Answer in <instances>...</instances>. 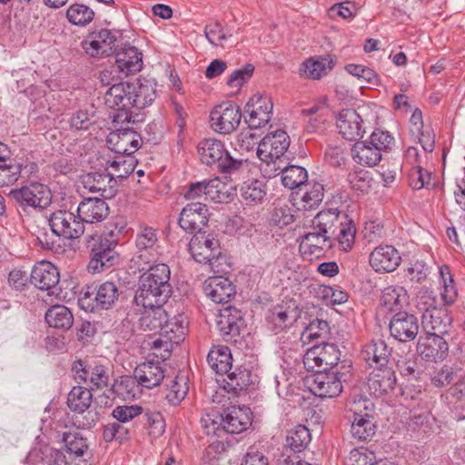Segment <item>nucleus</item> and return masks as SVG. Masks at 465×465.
Wrapping results in <instances>:
<instances>
[{"label":"nucleus","instance_id":"f257e3e1","mask_svg":"<svg viewBox=\"0 0 465 465\" xmlns=\"http://www.w3.org/2000/svg\"><path fill=\"white\" fill-rule=\"evenodd\" d=\"M170 269L165 263L150 266L139 280L134 302L140 307L164 304L172 292Z\"/></svg>","mask_w":465,"mask_h":465},{"label":"nucleus","instance_id":"f03ea898","mask_svg":"<svg viewBox=\"0 0 465 465\" xmlns=\"http://www.w3.org/2000/svg\"><path fill=\"white\" fill-rule=\"evenodd\" d=\"M310 226L316 232L331 236V240H337L344 252L351 251L354 244L356 229L353 221L338 209L321 211L312 220Z\"/></svg>","mask_w":465,"mask_h":465},{"label":"nucleus","instance_id":"7ed1b4c3","mask_svg":"<svg viewBox=\"0 0 465 465\" xmlns=\"http://www.w3.org/2000/svg\"><path fill=\"white\" fill-rule=\"evenodd\" d=\"M290 146V137L283 130H277L266 134L258 143L256 154L262 161L261 172L264 177L272 178L278 175L282 163L287 160L285 152Z\"/></svg>","mask_w":465,"mask_h":465},{"label":"nucleus","instance_id":"20e7f679","mask_svg":"<svg viewBox=\"0 0 465 465\" xmlns=\"http://www.w3.org/2000/svg\"><path fill=\"white\" fill-rule=\"evenodd\" d=\"M351 363L343 361L340 369L320 371L307 378L308 389L319 398H334L342 391V382L351 376Z\"/></svg>","mask_w":465,"mask_h":465},{"label":"nucleus","instance_id":"39448f33","mask_svg":"<svg viewBox=\"0 0 465 465\" xmlns=\"http://www.w3.org/2000/svg\"><path fill=\"white\" fill-rule=\"evenodd\" d=\"M189 251L197 262L209 264L214 272H223L220 265L225 256L222 254L219 240L213 234L197 232L190 241Z\"/></svg>","mask_w":465,"mask_h":465},{"label":"nucleus","instance_id":"423d86ee","mask_svg":"<svg viewBox=\"0 0 465 465\" xmlns=\"http://www.w3.org/2000/svg\"><path fill=\"white\" fill-rule=\"evenodd\" d=\"M88 248L91 249V260L87 269L92 273H100L119 262V254L115 251L117 242L114 239L91 234L86 237Z\"/></svg>","mask_w":465,"mask_h":465},{"label":"nucleus","instance_id":"0eeeda50","mask_svg":"<svg viewBox=\"0 0 465 465\" xmlns=\"http://www.w3.org/2000/svg\"><path fill=\"white\" fill-rule=\"evenodd\" d=\"M197 149L203 163L217 164L219 170L223 173H234L242 165V161L232 157L220 140L204 139L199 143Z\"/></svg>","mask_w":465,"mask_h":465},{"label":"nucleus","instance_id":"6e6552de","mask_svg":"<svg viewBox=\"0 0 465 465\" xmlns=\"http://www.w3.org/2000/svg\"><path fill=\"white\" fill-rule=\"evenodd\" d=\"M341 351L334 343H322L310 348L303 356V364L308 371H327L338 367Z\"/></svg>","mask_w":465,"mask_h":465},{"label":"nucleus","instance_id":"1a4fd4ad","mask_svg":"<svg viewBox=\"0 0 465 465\" xmlns=\"http://www.w3.org/2000/svg\"><path fill=\"white\" fill-rule=\"evenodd\" d=\"M187 320L183 314L168 318L164 321L163 326L161 328L159 338L153 341V348L154 350L163 349L166 355H161L163 359H166L172 349L173 345H178L183 341L187 331Z\"/></svg>","mask_w":465,"mask_h":465},{"label":"nucleus","instance_id":"9d476101","mask_svg":"<svg viewBox=\"0 0 465 465\" xmlns=\"http://www.w3.org/2000/svg\"><path fill=\"white\" fill-rule=\"evenodd\" d=\"M118 296L117 286L114 282H105L94 290L88 287L79 298L78 303L86 312L108 310L115 303Z\"/></svg>","mask_w":465,"mask_h":465},{"label":"nucleus","instance_id":"9b49d317","mask_svg":"<svg viewBox=\"0 0 465 465\" xmlns=\"http://www.w3.org/2000/svg\"><path fill=\"white\" fill-rule=\"evenodd\" d=\"M9 197L23 208L45 209L52 203L50 189L39 183H32L19 189H13Z\"/></svg>","mask_w":465,"mask_h":465},{"label":"nucleus","instance_id":"f8f14e48","mask_svg":"<svg viewBox=\"0 0 465 465\" xmlns=\"http://www.w3.org/2000/svg\"><path fill=\"white\" fill-rule=\"evenodd\" d=\"M53 234L65 239H78L84 232L79 215L66 210L52 213L48 219Z\"/></svg>","mask_w":465,"mask_h":465},{"label":"nucleus","instance_id":"ddd939ff","mask_svg":"<svg viewBox=\"0 0 465 465\" xmlns=\"http://www.w3.org/2000/svg\"><path fill=\"white\" fill-rule=\"evenodd\" d=\"M130 92H134L131 84L120 83L112 85L104 94L107 107L116 109L118 114L114 116V122H130L132 109Z\"/></svg>","mask_w":465,"mask_h":465},{"label":"nucleus","instance_id":"4468645a","mask_svg":"<svg viewBox=\"0 0 465 465\" xmlns=\"http://www.w3.org/2000/svg\"><path fill=\"white\" fill-rule=\"evenodd\" d=\"M242 118L239 107L232 103L215 106L210 114L212 128L220 134H228L236 129Z\"/></svg>","mask_w":465,"mask_h":465},{"label":"nucleus","instance_id":"2eb2a0df","mask_svg":"<svg viewBox=\"0 0 465 465\" xmlns=\"http://www.w3.org/2000/svg\"><path fill=\"white\" fill-rule=\"evenodd\" d=\"M419 329L418 318L404 311L396 312L389 323L391 336L400 342L413 341L419 333Z\"/></svg>","mask_w":465,"mask_h":465},{"label":"nucleus","instance_id":"dca6fc26","mask_svg":"<svg viewBox=\"0 0 465 465\" xmlns=\"http://www.w3.org/2000/svg\"><path fill=\"white\" fill-rule=\"evenodd\" d=\"M272 102L266 94H254L244 107L248 114L246 123L252 129L265 126L271 120L272 114Z\"/></svg>","mask_w":465,"mask_h":465},{"label":"nucleus","instance_id":"f3484780","mask_svg":"<svg viewBox=\"0 0 465 465\" xmlns=\"http://www.w3.org/2000/svg\"><path fill=\"white\" fill-rule=\"evenodd\" d=\"M209 210L206 204L201 202L188 203L180 213L179 225L188 232H202L208 223Z\"/></svg>","mask_w":465,"mask_h":465},{"label":"nucleus","instance_id":"a211bd4d","mask_svg":"<svg viewBox=\"0 0 465 465\" xmlns=\"http://www.w3.org/2000/svg\"><path fill=\"white\" fill-rule=\"evenodd\" d=\"M107 143L116 154L131 156L141 147L142 138L133 129L123 128L112 132L107 138Z\"/></svg>","mask_w":465,"mask_h":465},{"label":"nucleus","instance_id":"6ab92c4d","mask_svg":"<svg viewBox=\"0 0 465 465\" xmlns=\"http://www.w3.org/2000/svg\"><path fill=\"white\" fill-rule=\"evenodd\" d=\"M75 380L84 382L89 390H102L108 385L109 376L107 370L103 365L86 367L82 361H77L73 365Z\"/></svg>","mask_w":465,"mask_h":465},{"label":"nucleus","instance_id":"aec40b11","mask_svg":"<svg viewBox=\"0 0 465 465\" xmlns=\"http://www.w3.org/2000/svg\"><path fill=\"white\" fill-rule=\"evenodd\" d=\"M243 325L244 321L240 310L229 306L220 311L217 327L224 341L235 342Z\"/></svg>","mask_w":465,"mask_h":465},{"label":"nucleus","instance_id":"412c9836","mask_svg":"<svg viewBox=\"0 0 465 465\" xmlns=\"http://www.w3.org/2000/svg\"><path fill=\"white\" fill-rule=\"evenodd\" d=\"M418 354L427 361H443L449 353V344L444 337L426 334L417 343Z\"/></svg>","mask_w":465,"mask_h":465},{"label":"nucleus","instance_id":"4be33fe9","mask_svg":"<svg viewBox=\"0 0 465 465\" xmlns=\"http://www.w3.org/2000/svg\"><path fill=\"white\" fill-rule=\"evenodd\" d=\"M62 440L64 443L69 458H73L75 461L78 460L77 465H88L92 453L87 439L83 436L81 431L78 430L64 431Z\"/></svg>","mask_w":465,"mask_h":465},{"label":"nucleus","instance_id":"5701e85b","mask_svg":"<svg viewBox=\"0 0 465 465\" xmlns=\"http://www.w3.org/2000/svg\"><path fill=\"white\" fill-rule=\"evenodd\" d=\"M333 242L331 236H326L310 227L309 232L302 238L300 250L308 259L320 258L332 247Z\"/></svg>","mask_w":465,"mask_h":465},{"label":"nucleus","instance_id":"b1692460","mask_svg":"<svg viewBox=\"0 0 465 465\" xmlns=\"http://www.w3.org/2000/svg\"><path fill=\"white\" fill-rule=\"evenodd\" d=\"M310 430L304 425H297L288 430L285 444L280 458L288 460L292 457L300 456L311 442Z\"/></svg>","mask_w":465,"mask_h":465},{"label":"nucleus","instance_id":"393cba45","mask_svg":"<svg viewBox=\"0 0 465 465\" xmlns=\"http://www.w3.org/2000/svg\"><path fill=\"white\" fill-rule=\"evenodd\" d=\"M361 115L353 109H343L337 115L336 125L346 140L353 141L362 137L364 128Z\"/></svg>","mask_w":465,"mask_h":465},{"label":"nucleus","instance_id":"a878e982","mask_svg":"<svg viewBox=\"0 0 465 465\" xmlns=\"http://www.w3.org/2000/svg\"><path fill=\"white\" fill-rule=\"evenodd\" d=\"M452 319L444 308L433 309L430 312H423L421 323L427 334L444 337L452 329Z\"/></svg>","mask_w":465,"mask_h":465},{"label":"nucleus","instance_id":"bb28decb","mask_svg":"<svg viewBox=\"0 0 465 465\" xmlns=\"http://www.w3.org/2000/svg\"><path fill=\"white\" fill-rule=\"evenodd\" d=\"M300 317V312L293 301L278 304L270 309L266 314V321L277 331L291 326Z\"/></svg>","mask_w":465,"mask_h":465},{"label":"nucleus","instance_id":"cd10ccee","mask_svg":"<svg viewBox=\"0 0 465 465\" xmlns=\"http://www.w3.org/2000/svg\"><path fill=\"white\" fill-rule=\"evenodd\" d=\"M104 199L87 197L78 204L77 213L83 224L101 223L108 216L109 206Z\"/></svg>","mask_w":465,"mask_h":465},{"label":"nucleus","instance_id":"c85d7f7f","mask_svg":"<svg viewBox=\"0 0 465 465\" xmlns=\"http://www.w3.org/2000/svg\"><path fill=\"white\" fill-rule=\"evenodd\" d=\"M401 258L391 245L376 247L370 255V264L378 272H391L400 265Z\"/></svg>","mask_w":465,"mask_h":465},{"label":"nucleus","instance_id":"c756f323","mask_svg":"<svg viewBox=\"0 0 465 465\" xmlns=\"http://www.w3.org/2000/svg\"><path fill=\"white\" fill-rule=\"evenodd\" d=\"M395 384L396 376L391 367L376 368L370 374L367 382L370 392L376 397L390 393Z\"/></svg>","mask_w":465,"mask_h":465},{"label":"nucleus","instance_id":"7c9ffc66","mask_svg":"<svg viewBox=\"0 0 465 465\" xmlns=\"http://www.w3.org/2000/svg\"><path fill=\"white\" fill-rule=\"evenodd\" d=\"M250 409L242 406H232L223 413V434L241 433L251 425Z\"/></svg>","mask_w":465,"mask_h":465},{"label":"nucleus","instance_id":"2f4dec72","mask_svg":"<svg viewBox=\"0 0 465 465\" xmlns=\"http://www.w3.org/2000/svg\"><path fill=\"white\" fill-rule=\"evenodd\" d=\"M134 375L138 384L146 389L159 386L165 377L163 364L153 361L139 364L134 369Z\"/></svg>","mask_w":465,"mask_h":465},{"label":"nucleus","instance_id":"473e14b6","mask_svg":"<svg viewBox=\"0 0 465 465\" xmlns=\"http://www.w3.org/2000/svg\"><path fill=\"white\" fill-rule=\"evenodd\" d=\"M58 269L50 262L36 263L31 272V282L40 290L50 291L59 282Z\"/></svg>","mask_w":465,"mask_h":465},{"label":"nucleus","instance_id":"72a5a7b5","mask_svg":"<svg viewBox=\"0 0 465 465\" xmlns=\"http://www.w3.org/2000/svg\"><path fill=\"white\" fill-rule=\"evenodd\" d=\"M203 291L206 296L216 303L227 302L235 293L232 283L223 276L208 278L203 282Z\"/></svg>","mask_w":465,"mask_h":465},{"label":"nucleus","instance_id":"f704fd0d","mask_svg":"<svg viewBox=\"0 0 465 465\" xmlns=\"http://www.w3.org/2000/svg\"><path fill=\"white\" fill-rule=\"evenodd\" d=\"M27 462L32 464L44 463V465H72L73 458L64 451L45 446L33 449L26 457Z\"/></svg>","mask_w":465,"mask_h":465},{"label":"nucleus","instance_id":"c9c22d12","mask_svg":"<svg viewBox=\"0 0 465 465\" xmlns=\"http://www.w3.org/2000/svg\"><path fill=\"white\" fill-rule=\"evenodd\" d=\"M131 85L134 89V92H130L132 108L143 109L156 98V83L153 80L143 79Z\"/></svg>","mask_w":465,"mask_h":465},{"label":"nucleus","instance_id":"e433bc0d","mask_svg":"<svg viewBox=\"0 0 465 465\" xmlns=\"http://www.w3.org/2000/svg\"><path fill=\"white\" fill-rule=\"evenodd\" d=\"M115 63L123 75L135 74L143 67L142 53L134 46L124 47L116 53Z\"/></svg>","mask_w":465,"mask_h":465},{"label":"nucleus","instance_id":"4c0bfd02","mask_svg":"<svg viewBox=\"0 0 465 465\" xmlns=\"http://www.w3.org/2000/svg\"><path fill=\"white\" fill-rule=\"evenodd\" d=\"M85 189L91 193H100L103 198H110L114 193L115 181L108 175V173H90L83 177Z\"/></svg>","mask_w":465,"mask_h":465},{"label":"nucleus","instance_id":"58836bf2","mask_svg":"<svg viewBox=\"0 0 465 465\" xmlns=\"http://www.w3.org/2000/svg\"><path fill=\"white\" fill-rule=\"evenodd\" d=\"M408 303L409 295L403 287L391 285L383 289L381 296V305L388 311L401 310Z\"/></svg>","mask_w":465,"mask_h":465},{"label":"nucleus","instance_id":"ea45409f","mask_svg":"<svg viewBox=\"0 0 465 465\" xmlns=\"http://www.w3.org/2000/svg\"><path fill=\"white\" fill-rule=\"evenodd\" d=\"M351 156L357 163L367 166H374L381 160V152L370 141L355 143L351 148Z\"/></svg>","mask_w":465,"mask_h":465},{"label":"nucleus","instance_id":"a19ab883","mask_svg":"<svg viewBox=\"0 0 465 465\" xmlns=\"http://www.w3.org/2000/svg\"><path fill=\"white\" fill-rule=\"evenodd\" d=\"M135 161L132 156L116 154L113 159L106 160L105 172L114 181V178L124 179L131 174L135 166Z\"/></svg>","mask_w":465,"mask_h":465},{"label":"nucleus","instance_id":"79ce46f5","mask_svg":"<svg viewBox=\"0 0 465 465\" xmlns=\"http://www.w3.org/2000/svg\"><path fill=\"white\" fill-rule=\"evenodd\" d=\"M232 361L230 349L223 345L213 347L207 355L208 364L218 374L227 373L232 368Z\"/></svg>","mask_w":465,"mask_h":465},{"label":"nucleus","instance_id":"37998d69","mask_svg":"<svg viewBox=\"0 0 465 465\" xmlns=\"http://www.w3.org/2000/svg\"><path fill=\"white\" fill-rule=\"evenodd\" d=\"M45 321L50 327L69 330L74 323V316L66 306L54 305L46 312Z\"/></svg>","mask_w":465,"mask_h":465},{"label":"nucleus","instance_id":"c03bdc74","mask_svg":"<svg viewBox=\"0 0 465 465\" xmlns=\"http://www.w3.org/2000/svg\"><path fill=\"white\" fill-rule=\"evenodd\" d=\"M280 173L282 174V183L289 189L300 187L308 179L305 168L298 165H287L286 162L282 163V168L278 171V174Z\"/></svg>","mask_w":465,"mask_h":465},{"label":"nucleus","instance_id":"a18cd8bd","mask_svg":"<svg viewBox=\"0 0 465 465\" xmlns=\"http://www.w3.org/2000/svg\"><path fill=\"white\" fill-rule=\"evenodd\" d=\"M364 359L369 361L375 362L377 368L388 367L390 356L391 355V350L387 346L386 342L382 340L372 341L365 346L363 351Z\"/></svg>","mask_w":465,"mask_h":465},{"label":"nucleus","instance_id":"49530a36","mask_svg":"<svg viewBox=\"0 0 465 465\" xmlns=\"http://www.w3.org/2000/svg\"><path fill=\"white\" fill-rule=\"evenodd\" d=\"M93 394L90 390L82 386L74 387L68 394L67 405L74 412L84 413L91 406Z\"/></svg>","mask_w":465,"mask_h":465},{"label":"nucleus","instance_id":"de8ad7c7","mask_svg":"<svg viewBox=\"0 0 465 465\" xmlns=\"http://www.w3.org/2000/svg\"><path fill=\"white\" fill-rule=\"evenodd\" d=\"M163 304L153 305L152 307H143L144 312L141 317L142 325L149 331H157L161 333V328L163 326L167 313L163 309Z\"/></svg>","mask_w":465,"mask_h":465},{"label":"nucleus","instance_id":"09e8293b","mask_svg":"<svg viewBox=\"0 0 465 465\" xmlns=\"http://www.w3.org/2000/svg\"><path fill=\"white\" fill-rule=\"evenodd\" d=\"M225 374L226 378L223 380V389L228 392L237 394L246 390L251 383V373L248 370L236 369Z\"/></svg>","mask_w":465,"mask_h":465},{"label":"nucleus","instance_id":"8fccbe9b","mask_svg":"<svg viewBox=\"0 0 465 465\" xmlns=\"http://www.w3.org/2000/svg\"><path fill=\"white\" fill-rule=\"evenodd\" d=\"M158 235L152 227H143L136 234L135 245L140 252H148L154 258L158 253Z\"/></svg>","mask_w":465,"mask_h":465},{"label":"nucleus","instance_id":"3c124183","mask_svg":"<svg viewBox=\"0 0 465 465\" xmlns=\"http://www.w3.org/2000/svg\"><path fill=\"white\" fill-rule=\"evenodd\" d=\"M240 191L242 198L249 204L262 203L267 193L266 184L257 179L244 182Z\"/></svg>","mask_w":465,"mask_h":465},{"label":"nucleus","instance_id":"603ef678","mask_svg":"<svg viewBox=\"0 0 465 465\" xmlns=\"http://www.w3.org/2000/svg\"><path fill=\"white\" fill-rule=\"evenodd\" d=\"M331 66L326 58H309L301 66V74L311 79H320L325 75Z\"/></svg>","mask_w":465,"mask_h":465},{"label":"nucleus","instance_id":"864d4df0","mask_svg":"<svg viewBox=\"0 0 465 465\" xmlns=\"http://www.w3.org/2000/svg\"><path fill=\"white\" fill-rule=\"evenodd\" d=\"M375 429L370 414L365 412L364 416L352 419L351 433L354 439L366 440L375 434Z\"/></svg>","mask_w":465,"mask_h":465},{"label":"nucleus","instance_id":"5fc2aeb1","mask_svg":"<svg viewBox=\"0 0 465 465\" xmlns=\"http://www.w3.org/2000/svg\"><path fill=\"white\" fill-rule=\"evenodd\" d=\"M200 422L206 435L218 438L223 435V414L219 411L212 410L205 412L202 416Z\"/></svg>","mask_w":465,"mask_h":465},{"label":"nucleus","instance_id":"6e6d98bb","mask_svg":"<svg viewBox=\"0 0 465 465\" xmlns=\"http://www.w3.org/2000/svg\"><path fill=\"white\" fill-rule=\"evenodd\" d=\"M22 164L16 160L7 157V161L0 163V187L9 186L18 181L21 176Z\"/></svg>","mask_w":465,"mask_h":465},{"label":"nucleus","instance_id":"4d7b16f0","mask_svg":"<svg viewBox=\"0 0 465 465\" xmlns=\"http://www.w3.org/2000/svg\"><path fill=\"white\" fill-rule=\"evenodd\" d=\"M440 297L444 305H451L455 302L458 292L455 287L452 275L448 266L440 269Z\"/></svg>","mask_w":465,"mask_h":465},{"label":"nucleus","instance_id":"13d9d810","mask_svg":"<svg viewBox=\"0 0 465 465\" xmlns=\"http://www.w3.org/2000/svg\"><path fill=\"white\" fill-rule=\"evenodd\" d=\"M306 190L301 197L299 204L300 209L312 210L319 206L322 202L324 189L319 183L306 185Z\"/></svg>","mask_w":465,"mask_h":465},{"label":"nucleus","instance_id":"bf43d9fd","mask_svg":"<svg viewBox=\"0 0 465 465\" xmlns=\"http://www.w3.org/2000/svg\"><path fill=\"white\" fill-rule=\"evenodd\" d=\"M167 386L168 391L165 398L173 405L179 404L188 393L189 386L187 377L184 375H177Z\"/></svg>","mask_w":465,"mask_h":465},{"label":"nucleus","instance_id":"052dcab7","mask_svg":"<svg viewBox=\"0 0 465 465\" xmlns=\"http://www.w3.org/2000/svg\"><path fill=\"white\" fill-rule=\"evenodd\" d=\"M94 16V12L88 6L80 4L71 5L67 12L68 21L75 25H86Z\"/></svg>","mask_w":465,"mask_h":465},{"label":"nucleus","instance_id":"680f3d73","mask_svg":"<svg viewBox=\"0 0 465 465\" xmlns=\"http://www.w3.org/2000/svg\"><path fill=\"white\" fill-rule=\"evenodd\" d=\"M370 172L363 169H357L348 174V182L351 187L361 193H366L371 183Z\"/></svg>","mask_w":465,"mask_h":465},{"label":"nucleus","instance_id":"e2e57ef3","mask_svg":"<svg viewBox=\"0 0 465 465\" xmlns=\"http://www.w3.org/2000/svg\"><path fill=\"white\" fill-rule=\"evenodd\" d=\"M92 37L96 38L104 56H109L116 50V36L107 29L93 32Z\"/></svg>","mask_w":465,"mask_h":465},{"label":"nucleus","instance_id":"0e129e2a","mask_svg":"<svg viewBox=\"0 0 465 465\" xmlns=\"http://www.w3.org/2000/svg\"><path fill=\"white\" fill-rule=\"evenodd\" d=\"M372 408L373 403L362 396H354L347 402V411L352 414L351 419L355 417H362L364 416L365 412L369 413Z\"/></svg>","mask_w":465,"mask_h":465},{"label":"nucleus","instance_id":"69168bd1","mask_svg":"<svg viewBox=\"0 0 465 465\" xmlns=\"http://www.w3.org/2000/svg\"><path fill=\"white\" fill-rule=\"evenodd\" d=\"M143 413V408L139 405H122L117 406L113 411V417L121 423H126L140 416Z\"/></svg>","mask_w":465,"mask_h":465},{"label":"nucleus","instance_id":"338daca9","mask_svg":"<svg viewBox=\"0 0 465 465\" xmlns=\"http://www.w3.org/2000/svg\"><path fill=\"white\" fill-rule=\"evenodd\" d=\"M411 185L415 190L432 186L431 173L423 169L420 165L414 166L411 173Z\"/></svg>","mask_w":465,"mask_h":465},{"label":"nucleus","instance_id":"774afa93","mask_svg":"<svg viewBox=\"0 0 465 465\" xmlns=\"http://www.w3.org/2000/svg\"><path fill=\"white\" fill-rule=\"evenodd\" d=\"M139 385L135 377H124L115 385L116 392L123 398L133 399L139 393Z\"/></svg>","mask_w":465,"mask_h":465}]
</instances>
